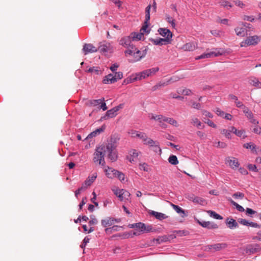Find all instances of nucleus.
I'll return each instance as SVG.
<instances>
[{
	"instance_id": "1",
	"label": "nucleus",
	"mask_w": 261,
	"mask_h": 261,
	"mask_svg": "<svg viewBox=\"0 0 261 261\" xmlns=\"http://www.w3.org/2000/svg\"><path fill=\"white\" fill-rule=\"evenodd\" d=\"M105 155V152L103 144L96 147L95 151L93 153V161L94 164L96 165L104 166L105 165V161L104 159Z\"/></svg>"
},
{
	"instance_id": "2",
	"label": "nucleus",
	"mask_w": 261,
	"mask_h": 261,
	"mask_svg": "<svg viewBox=\"0 0 261 261\" xmlns=\"http://www.w3.org/2000/svg\"><path fill=\"white\" fill-rule=\"evenodd\" d=\"M141 141L145 145L148 146L150 147H152L153 150L156 152L161 153L162 150L160 147L159 143L156 141H154L150 138L148 137L146 133H144Z\"/></svg>"
},
{
	"instance_id": "3",
	"label": "nucleus",
	"mask_w": 261,
	"mask_h": 261,
	"mask_svg": "<svg viewBox=\"0 0 261 261\" xmlns=\"http://www.w3.org/2000/svg\"><path fill=\"white\" fill-rule=\"evenodd\" d=\"M125 54L127 56V55L133 56L134 58V61H139L142 58L144 57L146 54V50H143L142 51L138 50L135 46L132 47V49H127L125 51Z\"/></svg>"
},
{
	"instance_id": "4",
	"label": "nucleus",
	"mask_w": 261,
	"mask_h": 261,
	"mask_svg": "<svg viewBox=\"0 0 261 261\" xmlns=\"http://www.w3.org/2000/svg\"><path fill=\"white\" fill-rule=\"evenodd\" d=\"M105 148V154L108 153L109 158L112 162H114L117 158V155L115 150V146L114 143H109L106 145H103Z\"/></svg>"
},
{
	"instance_id": "5",
	"label": "nucleus",
	"mask_w": 261,
	"mask_h": 261,
	"mask_svg": "<svg viewBox=\"0 0 261 261\" xmlns=\"http://www.w3.org/2000/svg\"><path fill=\"white\" fill-rule=\"evenodd\" d=\"M159 71V68L158 67L145 70L142 72L137 74L136 77L134 79V81H136L138 80H141L142 79H145L147 77L155 74Z\"/></svg>"
},
{
	"instance_id": "6",
	"label": "nucleus",
	"mask_w": 261,
	"mask_h": 261,
	"mask_svg": "<svg viewBox=\"0 0 261 261\" xmlns=\"http://www.w3.org/2000/svg\"><path fill=\"white\" fill-rule=\"evenodd\" d=\"M223 54L222 50L220 49L214 48L212 50L207 53H203V54L196 57V60H200L205 58H212L215 57H218Z\"/></svg>"
},
{
	"instance_id": "7",
	"label": "nucleus",
	"mask_w": 261,
	"mask_h": 261,
	"mask_svg": "<svg viewBox=\"0 0 261 261\" xmlns=\"http://www.w3.org/2000/svg\"><path fill=\"white\" fill-rule=\"evenodd\" d=\"M260 40V37L258 36H249L241 42L240 46L241 47H246L250 45H255Z\"/></svg>"
},
{
	"instance_id": "8",
	"label": "nucleus",
	"mask_w": 261,
	"mask_h": 261,
	"mask_svg": "<svg viewBox=\"0 0 261 261\" xmlns=\"http://www.w3.org/2000/svg\"><path fill=\"white\" fill-rule=\"evenodd\" d=\"M113 46L109 42H103L100 43L97 49V51L106 55L108 53H111L113 51Z\"/></svg>"
},
{
	"instance_id": "9",
	"label": "nucleus",
	"mask_w": 261,
	"mask_h": 261,
	"mask_svg": "<svg viewBox=\"0 0 261 261\" xmlns=\"http://www.w3.org/2000/svg\"><path fill=\"white\" fill-rule=\"evenodd\" d=\"M179 80V78L176 76H173L171 77L170 78L167 82H159L155 85L153 86L152 87V90L153 91H156L157 89H158L159 88L162 87H164L168 84L175 82L178 81Z\"/></svg>"
},
{
	"instance_id": "10",
	"label": "nucleus",
	"mask_w": 261,
	"mask_h": 261,
	"mask_svg": "<svg viewBox=\"0 0 261 261\" xmlns=\"http://www.w3.org/2000/svg\"><path fill=\"white\" fill-rule=\"evenodd\" d=\"M120 221L119 219H115L112 217H107L101 220V223L103 227H110L116 223H119Z\"/></svg>"
},
{
	"instance_id": "11",
	"label": "nucleus",
	"mask_w": 261,
	"mask_h": 261,
	"mask_svg": "<svg viewBox=\"0 0 261 261\" xmlns=\"http://www.w3.org/2000/svg\"><path fill=\"white\" fill-rule=\"evenodd\" d=\"M132 39L130 36H125L122 38L119 41V44L128 49H132V47H134L132 44Z\"/></svg>"
},
{
	"instance_id": "12",
	"label": "nucleus",
	"mask_w": 261,
	"mask_h": 261,
	"mask_svg": "<svg viewBox=\"0 0 261 261\" xmlns=\"http://www.w3.org/2000/svg\"><path fill=\"white\" fill-rule=\"evenodd\" d=\"M158 32L161 35L165 37L166 40L169 41L171 40L172 37V33L169 29L166 28H160L158 30Z\"/></svg>"
},
{
	"instance_id": "13",
	"label": "nucleus",
	"mask_w": 261,
	"mask_h": 261,
	"mask_svg": "<svg viewBox=\"0 0 261 261\" xmlns=\"http://www.w3.org/2000/svg\"><path fill=\"white\" fill-rule=\"evenodd\" d=\"M83 50L84 52L85 55L89 53H93L97 51V49L96 47L93 46L92 44H85Z\"/></svg>"
},
{
	"instance_id": "14",
	"label": "nucleus",
	"mask_w": 261,
	"mask_h": 261,
	"mask_svg": "<svg viewBox=\"0 0 261 261\" xmlns=\"http://www.w3.org/2000/svg\"><path fill=\"white\" fill-rule=\"evenodd\" d=\"M198 223L199 225L202 226L203 227L207 228L208 229H216L218 227V225L210 221H200L198 220Z\"/></svg>"
},
{
	"instance_id": "15",
	"label": "nucleus",
	"mask_w": 261,
	"mask_h": 261,
	"mask_svg": "<svg viewBox=\"0 0 261 261\" xmlns=\"http://www.w3.org/2000/svg\"><path fill=\"white\" fill-rule=\"evenodd\" d=\"M227 247L226 243H218L207 246V248L209 250H214L215 251H219L222 249H224Z\"/></svg>"
},
{
	"instance_id": "16",
	"label": "nucleus",
	"mask_w": 261,
	"mask_h": 261,
	"mask_svg": "<svg viewBox=\"0 0 261 261\" xmlns=\"http://www.w3.org/2000/svg\"><path fill=\"white\" fill-rule=\"evenodd\" d=\"M188 199L195 203L200 204L201 205H204L206 203L205 200L204 199L193 195L189 196Z\"/></svg>"
},
{
	"instance_id": "17",
	"label": "nucleus",
	"mask_w": 261,
	"mask_h": 261,
	"mask_svg": "<svg viewBox=\"0 0 261 261\" xmlns=\"http://www.w3.org/2000/svg\"><path fill=\"white\" fill-rule=\"evenodd\" d=\"M128 134H129V136L132 138H137L141 140L144 133L140 131H137L136 130L131 129L128 131Z\"/></svg>"
},
{
	"instance_id": "18",
	"label": "nucleus",
	"mask_w": 261,
	"mask_h": 261,
	"mask_svg": "<svg viewBox=\"0 0 261 261\" xmlns=\"http://www.w3.org/2000/svg\"><path fill=\"white\" fill-rule=\"evenodd\" d=\"M226 161L229 166L232 169L237 168L239 167V164L238 161L235 158H228Z\"/></svg>"
},
{
	"instance_id": "19",
	"label": "nucleus",
	"mask_w": 261,
	"mask_h": 261,
	"mask_svg": "<svg viewBox=\"0 0 261 261\" xmlns=\"http://www.w3.org/2000/svg\"><path fill=\"white\" fill-rule=\"evenodd\" d=\"M109 169L113 172V175H114V177H117L122 182L124 181L125 175L123 173L112 168H109Z\"/></svg>"
},
{
	"instance_id": "20",
	"label": "nucleus",
	"mask_w": 261,
	"mask_h": 261,
	"mask_svg": "<svg viewBox=\"0 0 261 261\" xmlns=\"http://www.w3.org/2000/svg\"><path fill=\"white\" fill-rule=\"evenodd\" d=\"M116 82V77H115L112 74H109L106 76L103 80V83L104 84H112Z\"/></svg>"
},
{
	"instance_id": "21",
	"label": "nucleus",
	"mask_w": 261,
	"mask_h": 261,
	"mask_svg": "<svg viewBox=\"0 0 261 261\" xmlns=\"http://www.w3.org/2000/svg\"><path fill=\"white\" fill-rule=\"evenodd\" d=\"M226 223L228 227L230 229L236 228L239 226L238 223L232 218H227Z\"/></svg>"
},
{
	"instance_id": "22",
	"label": "nucleus",
	"mask_w": 261,
	"mask_h": 261,
	"mask_svg": "<svg viewBox=\"0 0 261 261\" xmlns=\"http://www.w3.org/2000/svg\"><path fill=\"white\" fill-rule=\"evenodd\" d=\"M153 43L156 45H166L170 42V41L166 40L165 38H159L156 39H152Z\"/></svg>"
},
{
	"instance_id": "23",
	"label": "nucleus",
	"mask_w": 261,
	"mask_h": 261,
	"mask_svg": "<svg viewBox=\"0 0 261 261\" xmlns=\"http://www.w3.org/2000/svg\"><path fill=\"white\" fill-rule=\"evenodd\" d=\"M117 111L116 110L113 108V109L108 110L107 112L106 115L101 117V119H103L105 120H106L108 119L109 118H113L115 117L117 115L116 113Z\"/></svg>"
},
{
	"instance_id": "24",
	"label": "nucleus",
	"mask_w": 261,
	"mask_h": 261,
	"mask_svg": "<svg viewBox=\"0 0 261 261\" xmlns=\"http://www.w3.org/2000/svg\"><path fill=\"white\" fill-rule=\"evenodd\" d=\"M197 47V44L193 42H189L182 46V49L185 51H193Z\"/></svg>"
},
{
	"instance_id": "25",
	"label": "nucleus",
	"mask_w": 261,
	"mask_h": 261,
	"mask_svg": "<svg viewBox=\"0 0 261 261\" xmlns=\"http://www.w3.org/2000/svg\"><path fill=\"white\" fill-rule=\"evenodd\" d=\"M230 131L239 137H243V138L246 137L245 131L243 129L238 130L236 127L231 126Z\"/></svg>"
},
{
	"instance_id": "26",
	"label": "nucleus",
	"mask_w": 261,
	"mask_h": 261,
	"mask_svg": "<svg viewBox=\"0 0 261 261\" xmlns=\"http://www.w3.org/2000/svg\"><path fill=\"white\" fill-rule=\"evenodd\" d=\"M150 214L155 217L157 219L160 220L165 219L168 217V216H167L165 214L163 213L153 211L150 212Z\"/></svg>"
},
{
	"instance_id": "27",
	"label": "nucleus",
	"mask_w": 261,
	"mask_h": 261,
	"mask_svg": "<svg viewBox=\"0 0 261 261\" xmlns=\"http://www.w3.org/2000/svg\"><path fill=\"white\" fill-rule=\"evenodd\" d=\"M139 152L136 150H133L129 152V156L128 157V159L131 163L134 162L139 155Z\"/></svg>"
},
{
	"instance_id": "28",
	"label": "nucleus",
	"mask_w": 261,
	"mask_h": 261,
	"mask_svg": "<svg viewBox=\"0 0 261 261\" xmlns=\"http://www.w3.org/2000/svg\"><path fill=\"white\" fill-rule=\"evenodd\" d=\"M105 101V99L103 98L102 99H93L90 100L88 101L87 105L90 106H96L100 105L102 101Z\"/></svg>"
},
{
	"instance_id": "29",
	"label": "nucleus",
	"mask_w": 261,
	"mask_h": 261,
	"mask_svg": "<svg viewBox=\"0 0 261 261\" xmlns=\"http://www.w3.org/2000/svg\"><path fill=\"white\" fill-rule=\"evenodd\" d=\"M97 173H93L91 176H89L85 181L86 185L90 186L94 182L97 177Z\"/></svg>"
},
{
	"instance_id": "30",
	"label": "nucleus",
	"mask_w": 261,
	"mask_h": 261,
	"mask_svg": "<svg viewBox=\"0 0 261 261\" xmlns=\"http://www.w3.org/2000/svg\"><path fill=\"white\" fill-rule=\"evenodd\" d=\"M150 117V119L158 121L160 122L164 121V119L166 118V117L162 115H154L152 114H151V116Z\"/></svg>"
},
{
	"instance_id": "31",
	"label": "nucleus",
	"mask_w": 261,
	"mask_h": 261,
	"mask_svg": "<svg viewBox=\"0 0 261 261\" xmlns=\"http://www.w3.org/2000/svg\"><path fill=\"white\" fill-rule=\"evenodd\" d=\"M130 37L132 40H140L143 37V33L140 32L139 33H132Z\"/></svg>"
},
{
	"instance_id": "32",
	"label": "nucleus",
	"mask_w": 261,
	"mask_h": 261,
	"mask_svg": "<svg viewBox=\"0 0 261 261\" xmlns=\"http://www.w3.org/2000/svg\"><path fill=\"white\" fill-rule=\"evenodd\" d=\"M164 122H167L168 123L170 124L171 125H172L173 126H174L175 127H178L179 125L177 121L172 118H169V117H166V118L164 119Z\"/></svg>"
},
{
	"instance_id": "33",
	"label": "nucleus",
	"mask_w": 261,
	"mask_h": 261,
	"mask_svg": "<svg viewBox=\"0 0 261 261\" xmlns=\"http://www.w3.org/2000/svg\"><path fill=\"white\" fill-rule=\"evenodd\" d=\"M103 131V129L102 128H99L96 129L95 131L91 133L90 134L88 135L86 139H88L89 138H92L94 137H95L96 135L99 134L100 133Z\"/></svg>"
},
{
	"instance_id": "34",
	"label": "nucleus",
	"mask_w": 261,
	"mask_h": 261,
	"mask_svg": "<svg viewBox=\"0 0 261 261\" xmlns=\"http://www.w3.org/2000/svg\"><path fill=\"white\" fill-rule=\"evenodd\" d=\"M234 31H235L236 34L238 36H245V32L246 31L245 28H244L243 27H242V28L237 27L235 28Z\"/></svg>"
},
{
	"instance_id": "35",
	"label": "nucleus",
	"mask_w": 261,
	"mask_h": 261,
	"mask_svg": "<svg viewBox=\"0 0 261 261\" xmlns=\"http://www.w3.org/2000/svg\"><path fill=\"white\" fill-rule=\"evenodd\" d=\"M250 84L258 88H261V82L257 79L253 78L250 80Z\"/></svg>"
},
{
	"instance_id": "36",
	"label": "nucleus",
	"mask_w": 261,
	"mask_h": 261,
	"mask_svg": "<svg viewBox=\"0 0 261 261\" xmlns=\"http://www.w3.org/2000/svg\"><path fill=\"white\" fill-rule=\"evenodd\" d=\"M220 132L226 138L228 139H230L231 138V133L232 132L231 131H230V127L229 128V129H222L220 130Z\"/></svg>"
},
{
	"instance_id": "37",
	"label": "nucleus",
	"mask_w": 261,
	"mask_h": 261,
	"mask_svg": "<svg viewBox=\"0 0 261 261\" xmlns=\"http://www.w3.org/2000/svg\"><path fill=\"white\" fill-rule=\"evenodd\" d=\"M172 206L173 209L178 214H182L181 216L183 217L185 215V211L180 207L178 205L172 204Z\"/></svg>"
},
{
	"instance_id": "38",
	"label": "nucleus",
	"mask_w": 261,
	"mask_h": 261,
	"mask_svg": "<svg viewBox=\"0 0 261 261\" xmlns=\"http://www.w3.org/2000/svg\"><path fill=\"white\" fill-rule=\"evenodd\" d=\"M191 123L192 124L197 126L198 128H200L201 125V122L196 117H193L191 118Z\"/></svg>"
},
{
	"instance_id": "39",
	"label": "nucleus",
	"mask_w": 261,
	"mask_h": 261,
	"mask_svg": "<svg viewBox=\"0 0 261 261\" xmlns=\"http://www.w3.org/2000/svg\"><path fill=\"white\" fill-rule=\"evenodd\" d=\"M169 162L174 165H177L178 163L177 158L176 155H172L169 156L168 159Z\"/></svg>"
},
{
	"instance_id": "40",
	"label": "nucleus",
	"mask_w": 261,
	"mask_h": 261,
	"mask_svg": "<svg viewBox=\"0 0 261 261\" xmlns=\"http://www.w3.org/2000/svg\"><path fill=\"white\" fill-rule=\"evenodd\" d=\"M122 228L121 226H119L117 225H114L112 226V227L107 228L105 229V231L106 232H111L112 231H118L120 230V229Z\"/></svg>"
},
{
	"instance_id": "41",
	"label": "nucleus",
	"mask_w": 261,
	"mask_h": 261,
	"mask_svg": "<svg viewBox=\"0 0 261 261\" xmlns=\"http://www.w3.org/2000/svg\"><path fill=\"white\" fill-rule=\"evenodd\" d=\"M207 213L210 214L211 217H213L216 219L221 220L223 219L222 217L220 215L217 214L215 212L208 211Z\"/></svg>"
},
{
	"instance_id": "42",
	"label": "nucleus",
	"mask_w": 261,
	"mask_h": 261,
	"mask_svg": "<svg viewBox=\"0 0 261 261\" xmlns=\"http://www.w3.org/2000/svg\"><path fill=\"white\" fill-rule=\"evenodd\" d=\"M243 112L248 119L252 118L253 114L247 107H245L244 108Z\"/></svg>"
},
{
	"instance_id": "43",
	"label": "nucleus",
	"mask_w": 261,
	"mask_h": 261,
	"mask_svg": "<svg viewBox=\"0 0 261 261\" xmlns=\"http://www.w3.org/2000/svg\"><path fill=\"white\" fill-rule=\"evenodd\" d=\"M148 21H146V20H145V21L144 22V25L142 27V28L140 30L141 32L144 33H148L149 32V30L148 29Z\"/></svg>"
},
{
	"instance_id": "44",
	"label": "nucleus",
	"mask_w": 261,
	"mask_h": 261,
	"mask_svg": "<svg viewBox=\"0 0 261 261\" xmlns=\"http://www.w3.org/2000/svg\"><path fill=\"white\" fill-rule=\"evenodd\" d=\"M166 20L167 21L170 23L173 28H175L176 26L175 23V19H174L172 17H170L169 15H167L166 16Z\"/></svg>"
},
{
	"instance_id": "45",
	"label": "nucleus",
	"mask_w": 261,
	"mask_h": 261,
	"mask_svg": "<svg viewBox=\"0 0 261 261\" xmlns=\"http://www.w3.org/2000/svg\"><path fill=\"white\" fill-rule=\"evenodd\" d=\"M243 147L247 149H250L252 151H253V150L255 151L256 146L253 143H245L243 145Z\"/></svg>"
},
{
	"instance_id": "46",
	"label": "nucleus",
	"mask_w": 261,
	"mask_h": 261,
	"mask_svg": "<svg viewBox=\"0 0 261 261\" xmlns=\"http://www.w3.org/2000/svg\"><path fill=\"white\" fill-rule=\"evenodd\" d=\"M219 3L221 6L224 7H226L227 8L232 7V5L230 4V3L226 0H220Z\"/></svg>"
},
{
	"instance_id": "47",
	"label": "nucleus",
	"mask_w": 261,
	"mask_h": 261,
	"mask_svg": "<svg viewBox=\"0 0 261 261\" xmlns=\"http://www.w3.org/2000/svg\"><path fill=\"white\" fill-rule=\"evenodd\" d=\"M229 201H230V202L234 205L236 206V208L239 211V212H244V208L242 206H241L240 205H239V204H238L237 202H236L235 201H234L233 200H232V199H230L229 200Z\"/></svg>"
},
{
	"instance_id": "48",
	"label": "nucleus",
	"mask_w": 261,
	"mask_h": 261,
	"mask_svg": "<svg viewBox=\"0 0 261 261\" xmlns=\"http://www.w3.org/2000/svg\"><path fill=\"white\" fill-rule=\"evenodd\" d=\"M151 8L150 5H148L145 9V20L146 21H149L150 20V10Z\"/></svg>"
},
{
	"instance_id": "49",
	"label": "nucleus",
	"mask_w": 261,
	"mask_h": 261,
	"mask_svg": "<svg viewBox=\"0 0 261 261\" xmlns=\"http://www.w3.org/2000/svg\"><path fill=\"white\" fill-rule=\"evenodd\" d=\"M109 168H110L109 167H107L105 169V172H106V175L109 178H112L114 177V175H113V172H112L111 170H109Z\"/></svg>"
},
{
	"instance_id": "50",
	"label": "nucleus",
	"mask_w": 261,
	"mask_h": 261,
	"mask_svg": "<svg viewBox=\"0 0 261 261\" xmlns=\"http://www.w3.org/2000/svg\"><path fill=\"white\" fill-rule=\"evenodd\" d=\"M139 169L145 171H148L149 168L147 164L143 163L139 164Z\"/></svg>"
},
{
	"instance_id": "51",
	"label": "nucleus",
	"mask_w": 261,
	"mask_h": 261,
	"mask_svg": "<svg viewBox=\"0 0 261 261\" xmlns=\"http://www.w3.org/2000/svg\"><path fill=\"white\" fill-rule=\"evenodd\" d=\"M226 146V144L223 142L218 141L215 143V146H216L217 148H225Z\"/></svg>"
},
{
	"instance_id": "52",
	"label": "nucleus",
	"mask_w": 261,
	"mask_h": 261,
	"mask_svg": "<svg viewBox=\"0 0 261 261\" xmlns=\"http://www.w3.org/2000/svg\"><path fill=\"white\" fill-rule=\"evenodd\" d=\"M87 71L88 72H90V73L94 72V73H96L97 74H98L99 73V68L98 67H93L89 68L87 70Z\"/></svg>"
},
{
	"instance_id": "53",
	"label": "nucleus",
	"mask_w": 261,
	"mask_h": 261,
	"mask_svg": "<svg viewBox=\"0 0 261 261\" xmlns=\"http://www.w3.org/2000/svg\"><path fill=\"white\" fill-rule=\"evenodd\" d=\"M238 221L239 223L241 224L242 225H243L245 226H249V225L250 222L246 219L240 218L238 220Z\"/></svg>"
},
{
	"instance_id": "54",
	"label": "nucleus",
	"mask_w": 261,
	"mask_h": 261,
	"mask_svg": "<svg viewBox=\"0 0 261 261\" xmlns=\"http://www.w3.org/2000/svg\"><path fill=\"white\" fill-rule=\"evenodd\" d=\"M97 220L95 218V216L93 215H92L90 216V220L89 222V223L90 225H94L97 224Z\"/></svg>"
},
{
	"instance_id": "55",
	"label": "nucleus",
	"mask_w": 261,
	"mask_h": 261,
	"mask_svg": "<svg viewBox=\"0 0 261 261\" xmlns=\"http://www.w3.org/2000/svg\"><path fill=\"white\" fill-rule=\"evenodd\" d=\"M135 226L136 228H138L139 229H140L141 231H143V229L144 228H145V224L142 223L141 222L137 223H135Z\"/></svg>"
},
{
	"instance_id": "56",
	"label": "nucleus",
	"mask_w": 261,
	"mask_h": 261,
	"mask_svg": "<svg viewBox=\"0 0 261 261\" xmlns=\"http://www.w3.org/2000/svg\"><path fill=\"white\" fill-rule=\"evenodd\" d=\"M233 197L234 198H240L242 199L244 197V194L241 192H237L232 195Z\"/></svg>"
},
{
	"instance_id": "57",
	"label": "nucleus",
	"mask_w": 261,
	"mask_h": 261,
	"mask_svg": "<svg viewBox=\"0 0 261 261\" xmlns=\"http://www.w3.org/2000/svg\"><path fill=\"white\" fill-rule=\"evenodd\" d=\"M215 112L217 114V115L220 116V117H222L223 118L224 115H225V112L222 111V110H221L219 108H216V110H215Z\"/></svg>"
},
{
	"instance_id": "58",
	"label": "nucleus",
	"mask_w": 261,
	"mask_h": 261,
	"mask_svg": "<svg viewBox=\"0 0 261 261\" xmlns=\"http://www.w3.org/2000/svg\"><path fill=\"white\" fill-rule=\"evenodd\" d=\"M152 227L151 225H146L145 224V228L143 229V232H148L150 231H152Z\"/></svg>"
},
{
	"instance_id": "59",
	"label": "nucleus",
	"mask_w": 261,
	"mask_h": 261,
	"mask_svg": "<svg viewBox=\"0 0 261 261\" xmlns=\"http://www.w3.org/2000/svg\"><path fill=\"white\" fill-rule=\"evenodd\" d=\"M122 195L124 196L125 199H128V197L130 196V193L128 191L122 189Z\"/></svg>"
},
{
	"instance_id": "60",
	"label": "nucleus",
	"mask_w": 261,
	"mask_h": 261,
	"mask_svg": "<svg viewBox=\"0 0 261 261\" xmlns=\"http://www.w3.org/2000/svg\"><path fill=\"white\" fill-rule=\"evenodd\" d=\"M234 3L236 5L241 8H243L245 7V4L240 0H237L234 1Z\"/></svg>"
},
{
	"instance_id": "61",
	"label": "nucleus",
	"mask_w": 261,
	"mask_h": 261,
	"mask_svg": "<svg viewBox=\"0 0 261 261\" xmlns=\"http://www.w3.org/2000/svg\"><path fill=\"white\" fill-rule=\"evenodd\" d=\"M114 76L116 77V81L117 80H120L123 77V73L122 72H117L115 73Z\"/></svg>"
},
{
	"instance_id": "62",
	"label": "nucleus",
	"mask_w": 261,
	"mask_h": 261,
	"mask_svg": "<svg viewBox=\"0 0 261 261\" xmlns=\"http://www.w3.org/2000/svg\"><path fill=\"white\" fill-rule=\"evenodd\" d=\"M253 132L257 134H260L261 133V127L259 126H256L253 128Z\"/></svg>"
},
{
	"instance_id": "63",
	"label": "nucleus",
	"mask_w": 261,
	"mask_h": 261,
	"mask_svg": "<svg viewBox=\"0 0 261 261\" xmlns=\"http://www.w3.org/2000/svg\"><path fill=\"white\" fill-rule=\"evenodd\" d=\"M235 103L236 105V106L238 108H241L243 109L245 107V106L243 104V103L241 101L238 100V99L235 101Z\"/></svg>"
},
{
	"instance_id": "64",
	"label": "nucleus",
	"mask_w": 261,
	"mask_h": 261,
	"mask_svg": "<svg viewBox=\"0 0 261 261\" xmlns=\"http://www.w3.org/2000/svg\"><path fill=\"white\" fill-rule=\"evenodd\" d=\"M247 167H248V168L250 170H252V171H257V170L256 169V167L255 165L249 164Z\"/></svg>"
}]
</instances>
